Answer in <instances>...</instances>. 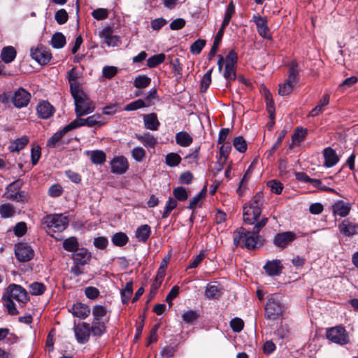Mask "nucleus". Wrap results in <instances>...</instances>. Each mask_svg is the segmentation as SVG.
<instances>
[{
	"instance_id": "obj_1",
	"label": "nucleus",
	"mask_w": 358,
	"mask_h": 358,
	"mask_svg": "<svg viewBox=\"0 0 358 358\" xmlns=\"http://www.w3.org/2000/svg\"><path fill=\"white\" fill-rule=\"evenodd\" d=\"M268 219L263 217L254 226L252 231H247L243 227L238 228L234 233V244L248 250H253L260 241L259 233L266 226Z\"/></svg>"
},
{
	"instance_id": "obj_2",
	"label": "nucleus",
	"mask_w": 358,
	"mask_h": 358,
	"mask_svg": "<svg viewBox=\"0 0 358 358\" xmlns=\"http://www.w3.org/2000/svg\"><path fill=\"white\" fill-rule=\"evenodd\" d=\"M264 197L261 192L257 193L248 204L243 207V221L248 224H254L262 213L264 205Z\"/></svg>"
},
{
	"instance_id": "obj_3",
	"label": "nucleus",
	"mask_w": 358,
	"mask_h": 358,
	"mask_svg": "<svg viewBox=\"0 0 358 358\" xmlns=\"http://www.w3.org/2000/svg\"><path fill=\"white\" fill-rule=\"evenodd\" d=\"M75 102V113L77 117H81L92 113L95 110L94 102L82 89L71 92Z\"/></svg>"
},
{
	"instance_id": "obj_4",
	"label": "nucleus",
	"mask_w": 358,
	"mask_h": 358,
	"mask_svg": "<svg viewBox=\"0 0 358 358\" xmlns=\"http://www.w3.org/2000/svg\"><path fill=\"white\" fill-rule=\"evenodd\" d=\"M43 224L48 233L61 232L67 227L69 219L62 214H51L43 218Z\"/></svg>"
},
{
	"instance_id": "obj_5",
	"label": "nucleus",
	"mask_w": 358,
	"mask_h": 358,
	"mask_svg": "<svg viewBox=\"0 0 358 358\" xmlns=\"http://www.w3.org/2000/svg\"><path fill=\"white\" fill-rule=\"evenodd\" d=\"M3 298H10L11 300H16L20 303L24 304L29 301V296L25 289L22 286L11 284L6 289Z\"/></svg>"
},
{
	"instance_id": "obj_6",
	"label": "nucleus",
	"mask_w": 358,
	"mask_h": 358,
	"mask_svg": "<svg viewBox=\"0 0 358 358\" xmlns=\"http://www.w3.org/2000/svg\"><path fill=\"white\" fill-rule=\"evenodd\" d=\"M326 336L331 342L341 345L348 344L350 342L346 330L341 326L327 329Z\"/></svg>"
},
{
	"instance_id": "obj_7",
	"label": "nucleus",
	"mask_w": 358,
	"mask_h": 358,
	"mask_svg": "<svg viewBox=\"0 0 358 358\" xmlns=\"http://www.w3.org/2000/svg\"><path fill=\"white\" fill-rule=\"evenodd\" d=\"M284 306L274 299H268L265 307V316L267 319L275 320L282 315Z\"/></svg>"
},
{
	"instance_id": "obj_8",
	"label": "nucleus",
	"mask_w": 358,
	"mask_h": 358,
	"mask_svg": "<svg viewBox=\"0 0 358 358\" xmlns=\"http://www.w3.org/2000/svg\"><path fill=\"white\" fill-rule=\"evenodd\" d=\"M76 340L80 343H85L90 340L92 331L90 324L87 322H80L73 328Z\"/></svg>"
},
{
	"instance_id": "obj_9",
	"label": "nucleus",
	"mask_w": 358,
	"mask_h": 358,
	"mask_svg": "<svg viewBox=\"0 0 358 358\" xmlns=\"http://www.w3.org/2000/svg\"><path fill=\"white\" fill-rule=\"evenodd\" d=\"M31 56L33 59L41 65L48 63L52 57L51 53L45 46H36L31 48Z\"/></svg>"
},
{
	"instance_id": "obj_10",
	"label": "nucleus",
	"mask_w": 358,
	"mask_h": 358,
	"mask_svg": "<svg viewBox=\"0 0 358 358\" xmlns=\"http://www.w3.org/2000/svg\"><path fill=\"white\" fill-rule=\"evenodd\" d=\"M296 238L293 231H285L277 234L273 238V244L281 249L285 248Z\"/></svg>"
},
{
	"instance_id": "obj_11",
	"label": "nucleus",
	"mask_w": 358,
	"mask_h": 358,
	"mask_svg": "<svg viewBox=\"0 0 358 358\" xmlns=\"http://www.w3.org/2000/svg\"><path fill=\"white\" fill-rule=\"evenodd\" d=\"M15 255L19 262H26L34 257V252L30 246L18 243L15 245Z\"/></svg>"
},
{
	"instance_id": "obj_12",
	"label": "nucleus",
	"mask_w": 358,
	"mask_h": 358,
	"mask_svg": "<svg viewBox=\"0 0 358 358\" xmlns=\"http://www.w3.org/2000/svg\"><path fill=\"white\" fill-rule=\"evenodd\" d=\"M31 94L24 89L19 88L12 98L14 106L17 108L27 106L30 101Z\"/></svg>"
},
{
	"instance_id": "obj_13",
	"label": "nucleus",
	"mask_w": 358,
	"mask_h": 358,
	"mask_svg": "<svg viewBox=\"0 0 358 358\" xmlns=\"http://www.w3.org/2000/svg\"><path fill=\"white\" fill-rule=\"evenodd\" d=\"M111 172L115 174H123L129 169V163L126 157L123 156L114 157L110 162Z\"/></svg>"
},
{
	"instance_id": "obj_14",
	"label": "nucleus",
	"mask_w": 358,
	"mask_h": 358,
	"mask_svg": "<svg viewBox=\"0 0 358 358\" xmlns=\"http://www.w3.org/2000/svg\"><path fill=\"white\" fill-rule=\"evenodd\" d=\"M36 111L41 119H48L54 115L55 109L48 101H41L36 106Z\"/></svg>"
},
{
	"instance_id": "obj_15",
	"label": "nucleus",
	"mask_w": 358,
	"mask_h": 358,
	"mask_svg": "<svg viewBox=\"0 0 358 358\" xmlns=\"http://www.w3.org/2000/svg\"><path fill=\"white\" fill-rule=\"evenodd\" d=\"M91 253L84 248H79L72 254V259L76 264L84 266L91 260Z\"/></svg>"
},
{
	"instance_id": "obj_16",
	"label": "nucleus",
	"mask_w": 358,
	"mask_h": 358,
	"mask_svg": "<svg viewBox=\"0 0 358 358\" xmlns=\"http://www.w3.org/2000/svg\"><path fill=\"white\" fill-rule=\"evenodd\" d=\"M93 322H108L110 315L106 307L101 305H95L92 310Z\"/></svg>"
},
{
	"instance_id": "obj_17",
	"label": "nucleus",
	"mask_w": 358,
	"mask_h": 358,
	"mask_svg": "<svg viewBox=\"0 0 358 358\" xmlns=\"http://www.w3.org/2000/svg\"><path fill=\"white\" fill-rule=\"evenodd\" d=\"M99 36L103 38V42L107 45H115L120 43V37L115 33V31L110 27H105Z\"/></svg>"
},
{
	"instance_id": "obj_18",
	"label": "nucleus",
	"mask_w": 358,
	"mask_h": 358,
	"mask_svg": "<svg viewBox=\"0 0 358 358\" xmlns=\"http://www.w3.org/2000/svg\"><path fill=\"white\" fill-rule=\"evenodd\" d=\"M253 19L259 35L264 38H268L270 33L267 25L266 18L259 15H254Z\"/></svg>"
},
{
	"instance_id": "obj_19",
	"label": "nucleus",
	"mask_w": 358,
	"mask_h": 358,
	"mask_svg": "<svg viewBox=\"0 0 358 358\" xmlns=\"http://www.w3.org/2000/svg\"><path fill=\"white\" fill-rule=\"evenodd\" d=\"M282 268L280 261L278 259L268 261L264 266L266 273L271 276L278 275Z\"/></svg>"
},
{
	"instance_id": "obj_20",
	"label": "nucleus",
	"mask_w": 358,
	"mask_h": 358,
	"mask_svg": "<svg viewBox=\"0 0 358 358\" xmlns=\"http://www.w3.org/2000/svg\"><path fill=\"white\" fill-rule=\"evenodd\" d=\"M333 213L334 215H338L341 217L347 216L350 210L351 205L348 203H345L343 201H337L332 206Z\"/></svg>"
},
{
	"instance_id": "obj_21",
	"label": "nucleus",
	"mask_w": 358,
	"mask_h": 358,
	"mask_svg": "<svg viewBox=\"0 0 358 358\" xmlns=\"http://www.w3.org/2000/svg\"><path fill=\"white\" fill-rule=\"evenodd\" d=\"M324 158V166L327 167H332L337 164L339 160L336 151L331 148H327L323 151Z\"/></svg>"
},
{
	"instance_id": "obj_22",
	"label": "nucleus",
	"mask_w": 358,
	"mask_h": 358,
	"mask_svg": "<svg viewBox=\"0 0 358 358\" xmlns=\"http://www.w3.org/2000/svg\"><path fill=\"white\" fill-rule=\"evenodd\" d=\"M135 137L143 143L145 148H154L157 143V138L151 134L147 132L143 134H135Z\"/></svg>"
},
{
	"instance_id": "obj_23",
	"label": "nucleus",
	"mask_w": 358,
	"mask_h": 358,
	"mask_svg": "<svg viewBox=\"0 0 358 358\" xmlns=\"http://www.w3.org/2000/svg\"><path fill=\"white\" fill-rule=\"evenodd\" d=\"M90 308L84 303H76L72 307V313L74 316L80 319H85L90 314Z\"/></svg>"
},
{
	"instance_id": "obj_24",
	"label": "nucleus",
	"mask_w": 358,
	"mask_h": 358,
	"mask_svg": "<svg viewBox=\"0 0 358 358\" xmlns=\"http://www.w3.org/2000/svg\"><path fill=\"white\" fill-rule=\"evenodd\" d=\"M357 225L350 222L348 220H344L339 225L338 229L345 236H351L356 234Z\"/></svg>"
},
{
	"instance_id": "obj_25",
	"label": "nucleus",
	"mask_w": 358,
	"mask_h": 358,
	"mask_svg": "<svg viewBox=\"0 0 358 358\" xmlns=\"http://www.w3.org/2000/svg\"><path fill=\"white\" fill-rule=\"evenodd\" d=\"M143 122L145 127L147 129L156 131L160 125L156 113H150L143 115Z\"/></svg>"
},
{
	"instance_id": "obj_26",
	"label": "nucleus",
	"mask_w": 358,
	"mask_h": 358,
	"mask_svg": "<svg viewBox=\"0 0 358 358\" xmlns=\"http://www.w3.org/2000/svg\"><path fill=\"white\" fill-rule=\"evenodd\" d=\"M288 67V77L287 79L298 83L299 82V67L298 62L293 59L287 64Z\"/></svg>"
},
{
	"instance_id": "obj_27",
	"label": "nucleus",
	"mask_w": 358,
	"mask_h": 358,
	"mask_svg": "<svg viewBox=\"0 0 358 358\" xmlns=\"http://www.w3.org/2000/svg\"><path fill=\"white\" fill-rule=\"evenodd\" d=\"M221 294V289L218 287L216 282H214L213 284L209 283L206 287L204 294L208 299H217L220 296Z\"/></svg>"
},
{
	"instance_id": "obj_28",
	"label": "nucleus",
	"mask_w": 358,
	"mask_h": 358,
	"mask_svg": "<svg viewBox=\"0 0 358 358\" xmlns=\"http://www.w3.org/2000/svg\"><path fill=\"white\" fill-rule=\"evenodd\" d=\"M17 55L15 49L13 46H4L1 52V60L6 64L13 62Z\"/></svg>"
},
{
	"instance_id": "obj_29",
	"label": "nucleus",
	"mask_w": 358,
	"mask_h": 358,
	"mask_svg": "<svg viewBox=\"0 0 358 358\" xmlns=\"http://www.w3.org/2000/svg\"><path fill=\"white\" fill-rule=\"evenodd\" d=\"M329 94H325L319 101L317 105L310 111L309 116L316 117L324 111V107L329 103Z\"/></svg>"
},
{
	"instance_id": "obj_30",
	"label": "nucleus",
	"mask_w": 358,
	"mask_h": 358,
	"mask_svg": "<svg viewBox=\"0 0 358 358\" xmlns=\"http://www.w3.org/2000/svg\"><path fill=\"white\" fill-rule=\"evenodd\" d=\"M108 322H92L90 325L92 335L95 337H101L106 332V324Z\"/></svg>"
},
{
	"instance_id": "obj_31",
	"label": "nucleus",
	"mask_w": 358,
	"mask_h": 358,
	"mask_svg": "<svg viewBox=\"0 0 358 358\" xmlns=\"http://www.w3.org/2000/svg\"><path fill=\"white\" fill-rule=\"evenodd\" d=\"M78 78V73L76 71L75 68L68 71V80L70 84L71 93L81 89L80 84L77 81Z\"/></svg>"
},
{
	"instance_id": "obj_32",
	"label": "nucleus",
	"mask_w": 358,
	"mask_h": 358,
	"mask_svg": "<svg viewBox=\"0 0 358 358\" xmlns=\"http://www.w3.org/2000/svg\"><path fill=\"white\" fill-rule=\"evenodd\" d=\"M176 141L182 147L189 146L193 141L192 137L186 131H180L176 134Z\"/></svg>"
},
{
	"instance_id": "obj_33",
	"label": "nucleus",
	"mask_w": 358,
	"mask_h": 358,
	"mask_svg": "<svg viewBox=\"0 0 358 358\" xmlns=\"http://www.w3.org/2000/svg\"><path fill=\"white\" fill-rule=\"evenodd\" d=\"M69 131H70V130L68 129V126L66 125L62 129L53 134V136L48 141L47 145L50 148H55L57 144Z\"/></svg>"
},
{
	"instance_id": "obj_34",
	"label": "nucleus",
	"mask_w": 358,
	"mask_h": 358,
	"mask_svg": "<svg viewBox=\"0 0 358 358\" xmlns=\"http://www.w3.org/2000/svg\"><path fill=\"white\" fill-rule=\"evenodd\" d=\"M150 234V227L148 224H143L137 228L136 237L139 241L145 243L149 238Z\"/></svg>"
},
{
	"instance_id": "obj_35",
	"label": "nucleus",
	"mask_w": 358,
	"mask_h": 358,
	"mask_svg": "<svg viewBox=\"0 0 358 358\" xmlns=\"http://www.w3.org/2000/svg\"><path fill=\"white\" fill-rule=\"evenodd\" d=\"M297 83H298L286 79L283 83L279 85L278 94L280 96H287L290 94L294 87Z\"/></svg>"
},
{
	"instance_id": "obj_36",
	"label": "nucleus",
	"mask_w": 358,
	"mask_h": 358,
	"mask_svg": "<svg viewBox=\"0 0 358 358\" xmlns=\"http://www.w3.org/2000/svg\"><path fill=\"white\" fill-rule=\"evenodd\" d=\"M62 246L65 250L73 253L79 249V243L76 237L71 236L63 241Z\"/></svg>"
},
{
	"instance_id": "obj_37",
	"label": "nucleus",
	"mask_w": 358,
	"mask_h": 358,
	"mask_svg": "<svg viewBox=\"0 0 358 358\" xmlns=\"http://www.w3.org/2000/svg\"><path fill=\"white\" fill-rule=\"evenodd\" d=\"M307 135V130L306 129H303L302 127L296 128L294 133L292 136V145H290V148H292L293 145H297L300 143Z\"/></svg>"
},
{
	"instance_id": "obj_38",
	"label": "nucleus",
	"mask_w": 358,
	"mask_h": 358,
	"mask_svg": "<svg viewBox=\"0 0 358 358\" xmlns=\"http://www.w3.org/2000/svg\"><path fill=\"white\" fill-rule=\"evenodd\" d=\"M87 126L89 127H101L105 124V122L103 121V117L99 113L94 114L91 116H89L86 118Z\"/></svg>"
},
{
	"instance_id": "obj_39",
	"label": "nucleus",
	"mask_w": 358,
	"mask_h": 358,
	"mask_svg": "<svg viewBox=\"0 0 358 358\" xmlns=\"http://www.w3.org/2000/svg\"><path fill=\"white\" fill-rule=\"evenodd\" d=\"M29 143L27 136H24L14 141L9 147L11 152H19L22 150Z\"/></svg>"
},
{
	"instance_id": "obj_40",
	"label": "nucleus",
	"mask_w": 358,
	"mask_h": 358,
	"mask_svg": "<svg viewBox=\"0 0 358 358\" xmlns=\"http://www.w3.org/2000/svg\"><path fill=\"white\" fill-rule=\"evenodd\" d=\"M133 293V282H128L125 287L120 290L122 302L126 304L129 302Z\"/></svg>"
},
{
	"instance_id": "obj_41",
	"label": "nucleus",
	"mask_w": 358,
	"mask_h": 358,
	"mask_svg": "<svg viewBox=\"0 0 358 358\" xmlns=\"http://www.w3.org/2000/svg\"><path fill=\"white\" fill-rule=\"evenodd\" d=\"M111 241L115 246L122 247L128 243L129 238L125 233L117 232L112 236Z\"/></svg>"
},
{
	"instance_id": "obj_42",
	"label": "nucleus",
	"mask_w": 358,
	"mask_h": 358,
	"mask_svg": "<svg viewBox=\"0 0 358 358\" xmlns=\"http://www.w3.org/2000/svg\"><path fill=\"white\" fill-rule=\"evenodd\" d=\"M165 273H166L163 272L162 269H158L156 277L155 278V280L150 287V293L151 294H156L157 290L159 289V287L162 285L163 279L165 276Z\"/></svg>"
},
{
	"instance_id": "obj_43",
	"label": "nucleus",
	"mask_w": 358,
	"mask_h": 358,
	"mask_svg": "<svg viewBox=\"0 0 358 358\" xmlns=\"http://www.w3.org/2000/svg\"><path fill=\"white\" fill-rule=\"evenodd\" d=\"M224 77L227 80V87H229L231 85V81L236 79V66L225 65Z\"/></svg>"
},
{
	"instance_id": "obj_44",
	"label": "nucleus",
	"mask_w": 358,
	"mask_h": 358,
	"mask_svg": "<svg viewBox=\"0 0 358 358\" xmlns=\"http://www.w3.org/2000/svg\"><path fill=\"white\" fill-rule=\"evenodd\" d=\"M90 159L93 164H102L106 162V156L102 150H94L91 152Z\"/></svg>"
},
{
	"instance_id": "obj_45",
	"label": "nucleus",
	"mask_w": 358,
	"mask_h": 358,
	"mask_svg": "<svg viewBox=\"0 0 358 358\" xmlns=\"http://www.w3.org/2000/svg\"><path fill=\"white\" fill-rule=\"evenodd\" d=\"M166 56L164 53H159L150 57L147 60V66L149 68H154L159 64L163 63L165 60Z\"/></svg>"
},
{
	"instance_id": "obj_46",
	"label": "nucleus",
	"mask_w": 358,
	"mask_h": 358,
	"mask_svg": "<svg viewBox=\"0 0 358 358\" xmlns=\"http://www.w3.org/2000/svg\"><path fill=\"white\" fill-rule=\"evenodd\" d=\"M151 82V79L145 75H141L137 76L134 81V85L136 88H145L147 87Z\"/></svg>"
},
{
	"instance_id": "obj_47",
	"label": "nucleus",
	"mask_w": 358,
	"mask_h": 358,
	"mask_svg": "<svg viewBox=\"0 0 358 358\" xmlns=\"http://www.w3.org/2000/svg\"><path fill=\"white\" fill-rule=\"evenodd\" d=\"M233 145L238 152L243 153L247 150V143L242 136H237L234 138Z\"/></svg>"
},
{
	"instance_id": "obj_48",
	"label": "nucleus",
	"mask_w": 358,
	"mask_h": 358,
	"mask_svg": "<svg viewBox=\"0 0 358 358\" xmlns=\"http://www.w3.org/2000/svg\"><path fill=\"white\" fill-rule=\"evenodd\" d=\"M181 162V157L175 152H171L166 156V163L168 166L173 167L178 166Z\"/></svg>"
},
{
	"instance_id": "obj_49",
	"label": "nucleus",
	"mask_w": 358,
	"mask_h": 358,
	"mask_svg": "<svg viewBox=\"0 0 358 358\" xmlns=\"http://www.w3.org/2000/svg\"><path fill=\"white\" fill-rule=\"evenodd\" d=\"M45 290V286L41 282H35L29 285V292L31 295H41Z\"/></svg>"
},
{
	"instance_id": "obj_50",
	"label": "nucleus",
	"mask_w": 358,
	"mask_h": 358,
	"mask_svg": "<svg viewBox=\"0 0 358 358\" xmlns=\"http://www.w3.org/2000/svg\"><path fill=\"white\" fill-rule=\"evenodd\" d=\"M2 300L3 301V304L6 306L8 313L10 315H17L19 312L15 306V303L13 302V300H11L10 298H3Z\"/></svg>"
},
{
	"instance_id": "obj_51",
	"label": "nucleus",
	"mask_w": 358,
	"mask_h": 358,
	"mask_svg": "<svg viewBox=\"0 0 358 358\" xmlns=\"http://www.w3.org/2000/svg\"><path fill=\"white\" fill-rule=\"evenodd\" d=\"M131 156L136 162H141L145 159L146 152L144 148L138 146L131 150Z\"/></svg>"
},
{
	"instance_id": "obj_52",
	"label": "nucleus",
	"mask_w": 358,
	"mask_h": 358,
	"mask_svg": "<svg viewBox=\"0 0 358 358\" xmlns=\"http://www.w3.org/2000/svg\"><path fill=\"white\" fill-rule=\"evenodd\" d=\"M15 213L13 207L10 204H3L0 206V215L3 218L13 216Z\"/></svg>"
},
{
	"instance_id": "obj_53",
	"label": "nucleus",
	"mask_w": 358,
	"mask_h": 358,
	"mask_svg": "<svg viewBox=\"0 0 358 358\" xmlns=\"http://www.w3.org/2000/svg\"><path fill=\"white\" fill-rule=\"evenodd\" d=\"M174 196L179 201H185L187 197V192L183 187H178L173 191Z\"/></svg>"
},
{
	"instance_id": "obj_54",
	"label": "nucleus",
	"mask_w": 358,
	"mask_h": 358,
	"mask_svg": "<svg viewBox=\"0 0 358 358\" xmlns=\"http://www.w3.org/2000/svg\"><path fill=\"white\" fill-rule=\"evenodd\" d=\"M231 150V146L230 143H222L220 148V159L222 160L223 159L222 163L226 162Z\"/></svg>"
},
{
	"instance_id": "obj_55",
	"label": "nucleus",
	"mask_w": 358,
	"mask_h": 358,
	"mask_svg": "<svg viewBox=\"0 0 358 358\" xmlns=\"http://www.w3.org/2000/svg\"><path fill=\"white\" fill-rule=\"evenodd\" d=\"M144 107H146L145 101L142 99H138L135 101H133V102L127 104L125 106L124 110H128V111L135 110L142 108Z\"/></svg>"
},
{
	"instance_id": "obj_56",
	"label": "nucleus",
	"mask_w": 358,
	"mask_h": 358,
	"mask_svg": "<svg viewBox=\"0 0 358 358\" xmlns=\"http://www.w3.org/2000/svg\"><path fill=\"white\" fill-rule=\"evenodd\" d=\"M213 71V69H210L208 70L205 75L203 77L202 81H201V91L202 92H206V90L209 87L210 83H211V73Z\"/></svg>"
},
{
	"instance_id": "obj_57",
	"label": "nucleus",
	"mask_w": 358,
	"mask_h": 358,
	"mask_svg": "<svg viewBox=\"0 0 358 358\" xmlns=\"http://www.w3.org/2000/svg\"><path fill=\"white\" fill-rule=\"evenodd\" d=\"M250 177V167L247 170V171L243 175L242 180L240 182L239 186L237 189V192L241 195L243 194L244 189L246 188V183L248 179Z\"/></svg>"
},
{
	"instance_id": "obj_58",
	"label": "nucleus",
	"mask_w": 358,
	"mask_h": 358,
	"mask_svg": "<svg viewBox=\"0 0 358 358\" xmlns=\"http://www.w3.org/2000/svg\"><path fill=\"white\" fill-rule=\"evenodd\" d=\"M230 327L234 332H240L243 329L244 322L241 318L235 317L231 320Z\"/></svg>"
},
{
	"instance_id": "obj_59",
	"label": "nucleus",
	"mask_w": 358,
	"mask_h": 358,
	"mask_svg": "<svg viewBox=\"0 0 358 358\" xmlns=\"http://www.w3.org/2000/svg\"><path fill=\"white\" fill-rule=\"evenodd\" d=\"M176 206H177V201L173 198H169V201L165 207V210L162 213V218L167 217L169 215V214L171 213V212L174 208H176Z\"/></svg>"
},
{
	"instance_id": "obj_60",
	"label": "nucleus",
	"mask_w": 358,
	"mask_h": 358,
	"mask_svg": "<svg viewBox=\"0 0 358 358\" xmlns=\"http://www.w3.org/2000/svg\"><path fill=\"white\" fill-rule=\"evenodd\" d=\"M92 15L97 20H102L108 17V13L105 8H97L92 11Z\"/></svg>"
},
{
	"instance_id": "obj_61",
	"label": "nucleus",
	"mask_w": 358,
	"mask_h": 358,
	"mask_svg": "<svg viewBox=\"0 0 358 358\" xmlns=\"http://www.w3.org/2000/svg\"><path fill=\"white\" fill-rule=\"evenodd\" d=\"M93 243L96 248L104 250L108 246V241L104 236H99L94 239Z\"/></svg>"
},
{
	"instance_id": "obj_62",
	"label": "nucleus",
	"mask_w": 358,
	"mask_h": 358,
	"mask_svg": "<svg viewBox=\"0 0 358 358\" xmlns=\"http://www.w3.org/2000/svg\"><path fill=\"white\" fill-rule=\"evenodd\" d=\"M267 185L270 187L271 192L275 194H280L282 191L283 187L282 183L280 182L273 180L268 181Z\"/></svg>"
},
{
	"instance_id": "obj_63",
	"label": "nucleus",
	"mask_w": 358,
	"mask_h": 358,
	"mask_svg": "<svg viewBox=\"0 0 358 358\" xmlns=\"http://www.w3.org/2000/svg\"><path fill=\"white\" fill-rule=\"evenodd\" d=\"M358 79L356 76H351L345 79L343 83L338 86L340 90H344L346 88L350 87L357 82Z\"/></svg>"
},
{
	"instance_id": "obj_64",
	"label": "nucleus",
	"mask_w": 358,
	"mask_h": 358,
	"mask_svg": "<svg viewBox=\"0 0 358 358\" xmlns=\"http://www.w3.org/2000/svg\"><path fill=\"white\" fill-rule=\"evenodd\" d=\"M176 349L174 347L168 345L164 348L160 352V355L163 358H172L174 356Z\"/></svg>"
}]
</instances>
